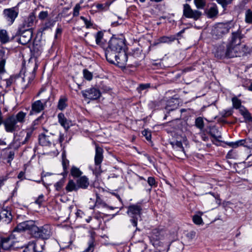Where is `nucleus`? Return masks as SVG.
Returning <instances> with one entry per match:
<instances>
[{"label":"nucleus","mask_w":252,"mask_h":252,"mask_svg":"<svg viewBox=\"0 0 252 252\" xmlns=\"http://www.w3.org/2000/svg\"><path fill=\"white\" fill-rule=\"evenodd\" d=\"M103 150L102 148L98 145H95L94 164L96 167L93 172L96 175L100 174L101 173V163H102L103 159Z\"/></svg>","instance_id":"423d86ee"},{"label":"nucleus","mask_w":252,"mask_h":252,"mask_svg":"<svg viewBox=\"0 0 252 252\" xmlns=\"http://www.w3.org/2000/svg\"><path fill=\"white\" fill-rule=\"evenodd\" d=\"M182 245L180 242H174L168 245L167 251L172 252H181Z\"/></svg>","instance_id":"bb28decb"},{"label":"nucleus","mask_w":252,"mask_h":252,"mask_svg":"<svg viewBox=\"0 0 252 252\" xmlns=\"http://www.w3.org/2000/svg\"><path fill=\"white\" fill-rule=\"evenodd\" d=\"M76 183L79 189H86L90 184L89 179L86 176H81L77 178Z\"/></svg>","instance_id":"412c9836"},{"label":"nucleus","mask_w":252,"mask_h":252,"mask_svg":"<svg viewBox=\"0 0 252 252\" xmlns=\"http://www.w3.org/2000/svg\"><path fill=\"white\" fill-rule=\"evenodd\" d=\"M239 112L243 116L246 123L252 122V116L245 107H241Z\"/></svg>","instance_id":"c85d7f7f"},{"label":"nucleus","mask_w":252,"mask_h":252,"mask_svg":"<svg viewBox=\"0 0 252 252\" xmlns=\"http://www.w3.org/2000/svg\"><path fill=\"white\" fill-rule=\"evenodd\" d=\"M209 128V134L217 141H220V139L221 138V136L220 135V133L216 126H210Z\"/></svg>","instance_id":"2f4dec72"},{"label":"nucleus","mask_w":252,"mask_h":252,"mask_svg":"<svg viewBox=\"0 0 252 252\" xmlns=\"http://www.w3.org/2000/svg\"><path fill=\"white\" fill-rule=\"evenodd\" d=\"M35 20V16L33 14H30L23 23V28L24 29L31 28V27L34 25Z\"/></svg>","instance_id":"b1692460"},{"label":"nucleus","mask_w":252,"mask_h":252,"mask_svg":"<svg viewBox=\"0 0 252 252\" xmlns=\"http://www.w3.org/2000/svg\"><path fill=\"white\" fill-rule=\"evenodd\" d=\"M202 15V13L197 10H192L190 6L186 3L183 5V15L188 18H191L194 20H198Z\"/></svg>","instance_id":"9b49d317"},{"label":"nucleus","mask_w":252,"mask_h":252,"mask_svg":"<svg viewBox=\"0 0 252 252\" xmlns=\"http://www.w3.org/2000/svg\"><path fill=\"white\" fill-rule=\"evenodd\" d=\"M10 148L4 150V155L7 159V163L10 164L14 158L15 152L13 151L9 150Z\"/></svg>","instance_id":"72a5a7b5"},{"label":"nucleus","mask_w":252,"mask_h":252,"mask_svg":"<svg viewBox=\"0 0 252 252\" xmlns=\"http://www.w3.org/2000/svg\"><path fill=\"white\" fill-rule=\"evenodd\" d=\"M84 77L88 81H91L93 78V74L88 69H85L83 71Z\"/></svg>","instance_id":"8fccbe9b"},{"label":"nucleus","mask_w":252,"mask_h":252,"mask_svg":"<svg viewBox=\"0 0 252 252\" xmlns=\"http://www.w3.org/2000/svg\"><path fill=\"white\" fill-rule=\"evenodd\" d=\"M128 61V55L125 50L118 52L117 57L115 61L116 64L120 67H124L127 64Z\"/></svg>","instance_id":"f3484780"},{"label":"nucleus","mask_w":252,"mask_h":252,"mask_svg":"<svg viewBox=\"0 0 252 252\" xmlns=\"http://www.w3.org/2000/svg\"><path fill=\"white\" fill-rule=\"evenodd\" d=\"M67 98L65 97L60 98L58 102V108L60 110H63L67 106Z\"/></svg>","instance_id":"37998d69"},{"label":"nucleus","mask_w":252,"mask_h":252,"mask_svg":"<svg viewBox=\"0 0 252 252\" xmlns=\"http://www.w3.org/2000/svg\"><path fill=\"white\" fill-rule=\"evenodd\" d=\"M13 116L14 119L17 124H23L25 122V118L27 116V113L24 112L23 111H19L16 115H12Z\"/></svg>","instance_id":"7c9ffc66"},{"label":"nucleus","mask_w":252,"mask_h":252,"mask_svg":"<svg viewBox=\"0 0 252 252\" xmlns=\"http://www.w3.org/2000/svg\"><path fill=\"white\" fill-rule=\"evenodd\" d=\"M49 98L42 100H37L33 102L31 105V110L29 115H32L34 114H38L44 110L47 106V103Z\"/></svg>","instance_id":"6e6552de"},{"label":"nucleus","mask_w":252,"mask_h":252,"mask_svg":"<svg viewBox=\"0 0 252 252\" xmlns=\"http://www.w3.org/2000/svg\"><path fill=\"white\" fill-rule=\"evenodd\" d=\"M94 207H102L105 208V207H107V205L97 194L95 205L93 208H91L94 209Z\"/></svg>","instance_id":"79ce46f5"},{"label":"nucleus","mask_w":252,"mask_h":252,"mask_svg":"<svg viewBox=\"0 0 252 252\" xmlns=\"http://www.w3.org/2000/svg\"><path fill=\"white\" fill-rule=\"evenodd\" d=\"M219 4H220L225 9L227 5L230 4L232 0H216Z\"/></svg>","instance_id":"5fc2aeb1"},{"label":"nucleus","mask_w":252,"mask_h":252,"mask_svg":"<svg viewBox=\"0 0 252 252\" xmlns=\"http://www.w3.org/2000/svg\"><path fill=\"white\" fill-rule=\"evenodd\" d=\"M51 226L48 224L40 227L35 225L31 236L40 240H47L51 235Z\"/></svg>","instance_id":"f03ea898"},{"label":"nucleus","mask_w":252,"mask_h":252,"mask_svg":"<svg viewBox=\"0 0 252 252\" xmlns=\"http://www.w3.org/2000/svg\"><path fill=\"white\" fill-rule=\"evenodd\" d=\"M103 37V32L101 31H98L95 35V42L96 44L102 46L103 44L102 39Z\"/></svg>","instance_id":"a19ab883"},{"label":"nucleus","mask_w":252,"mask_h":252,"mask_svg":"<svg viewBox=\"0 0 252 252\" xmlns=\"http://www.w3.org/2000/svg\"><path fill=\"white\" fill-rule=\"evenodd\" d=\"M32 28L25 29L22 31L19 38V43L23 45L28 44L32 39Z\"/></svg>","instance_id":"dca6fc26"},{"label":"nucleus","mask_w":252,"mask_h":252,"mask_svg":"<svg viewBox=\"0 0 252 252\" xmlns=\"http://www.w3.org/2000/svg\"><path fill=\"white\" fill-rule=\"evenodd\" d=\"M207 17L209 18L216 17L219 13L218 7L216 4H213L206 12Z\"/></svg>","instance_id":"cd10ccee"},{"label":"nucleus","mask_w":252,"mask_h":252,"mask_svg":"<svg viewBox=\"0 0 252 252\" xmlns=\"http://www.w3.org/2000/svg\"><path fill=\"white\" fill-rule=\"evenodd\" d=\"M12 217L11 211L7 208L2 209L0 212V220L3 222L8 223L11 220Z\"/></svg>","instance_id":"6ab92c4d"},{"label":"nucleus","mask_w":252,"mask_h":252,"mask_svg":"<svg viewBox=\"0 0 252 252\" xmlns=\"http://www.w3.org/2000/svg\"><path fill=\"white\" fill-rule=\"evenodd\" d=\"M220 114L222 117H227L231 116L232 114V110H223Z\"/></svg>","instance_id":"0e129e2a"},{"label":"nucleus","mask_w":252,"mask_h":252,"mask_svg":"<svg viewBox=\"0 0 252 252\" xmlns=\"http://www.w3.org/2000/svg\"><path fill=\"white\" fill-rule=\"evenodd\" d=\"M81 9L80 3H77L73 8V17L78 16L79 15V11Z\"/></svg>","instance_id":"4d7b16f0"},{"label":"nucleus","mask_w":252,"mask_h":252,"mask_svg":"<svg viewBox=\"0 0 252 252\" xmlns=\"http://www.w3.org/2000/svg\"><path fill=\"white\" fill-rule=\"evenodd\" d=\"M56 141V144L57 143H59L61 145L62 144L63 141L64 140V133H63L62 132H60V134L59 136V137L58 138H55Z\"/></svg>","instance_id":"052dcab7"},{"label":"nucleus","mask_w":252,"mask_h":252,"mask_svg":"<svg viewBox=\"0 0 252 252\" xmlns=\"http://www.w3.org/2000/svg\"><path fill=\"white\" fill-rule=\"evenodd\" d=\"M3 125L5 131L9 133H14L21 128V126L18 125L14 117L11 115L4 120Z\"/></svg>","instance_id":"39448f33"},{"label":"nucleus","mask_w":252,"mask_h":252,"mask_svg":"<svg viewBox=\"0 0 252 252\" xmlns=\"http://www.w3.org/2000/svg\"><path fill=\"white\" fill-rule=\"evenodd\" d=\"M244 37L240 30L232 32L228 43L241 47V40Z\"/></svg>","instance_id":"a211bd4d"},{"label":"nucleus","mask_w":252,"mask_h":252,"mask_svg":"<svg viewBox=\"0 0 252 252\" xmlns=\"http://www.w3.org/2000/svg\"><path fill=\"white\" fill-rule=\"evenodd\" d=\"M47 120V118L45 114L43 113L41 114V116H40L39 117H38L36 119H35L33 122V125H38L39 124H43L45 123Z\"/></svg>","instance_id":"58836bf2"},{"label":"nucleus","mask_w":252,"mask_h":252,"mask_svg":"<svg viewBox=\"0 0 252 252\" xmlns=\"http://www.w3.org/2000/svg\"><path fill=\"white\" fill-rule=\"evenodd\" d=\"M195 126L200 129H202L204 126V121L202 118L199 117L197 118L195 121Z\"/></svg>","instance_id":"a18cd8bd"},{"label":"nucleus","mask_w":252,"mask_h":252,"mask_svg":"<svg viewBox=\"0 0 252 252\" xmlns=\"http://www.w3.org/2000/svg\"><path fill=\"white\" fill-rule=\"evenodd\" d=\"M194 2L198 9H203L206 5V0H194Z\"/></svg>","instance_id":"09e8293b"},{"label":"nucleus","mask_w":252,"mask_h":252,"mask_svg":"<svg viewBox=\"0 0 252 252\" xmlns=\"http://www.w3.org/2000/svg\"><path fill=\"white\" fill-rule=\"evenodd\" d=\"M0 41L3 44L9 41V37L6 31L5 30H0Z\"/></svg>","instance_id":"e433bc0d"},{"label":"nucleus","mask_w":252,"mask_h":252,"mask_svg":"<svg viewBox=\"0 0 252 252\" xmlns=\"http://www.w3.org/2000/svg\"><path fill=\"white\" fill-rule=\"evenodd\" d=\"M19 8L17 6L5 8L3 10L2 16L8 26L12 25L19 14Z\"/></svg>","instance_id":"7ed1b4c3"},{"label":"nucleus","mask_w":252,"mask_h":252,"mask_svg":"<svg viewBox=\"0 0 252 252\" xmlns=\"http://www.w3.org/2000/svg\"><path fill=\"white\" fill-rule=\"evenodd\" d=\"M56 134L50 132L48 134L41 133L38 136V141L40 145L42 146H50L51 145H56Z\"/></svg>","instance_id":"9d476101"},{"label":"nucleus","mask_w":252,"mask_h":252,"mask_svg":"<svg viewBox=\"0 0 252 252\" xmlns=\"http://www.w3.org/2000/svg\"><path fill=\"white\" fill-rule=\"evenodd\" d=\"M110 4L108 2L98 3L96 5V8L101 10H106L108 9Z\"/></svg>","instance_id":"864d4df0"},{"label":"nucleus","mask_w":252,"mask_h":252,"mask_svg":"<svg viewBox=\"0 0 252 252\" xmlns=\"http://www.w3.org/2000/svg\"><path fill=\"white\" fill-rule=\"evenodd\" d=\"M170 143L174 150L177 151H179L182 152L183 153H185V150L181 141H173L171 142Z\"/></svg>","instance_id":"f704fd0d"},{"label":"nucleus","mask_w":252,"mask_h":252,"mask_svg":"<svg viewBox=\"0 0 252 252\" xmlns=\"http://www.w3.org/2000/svg\"><path fill=\"white\" fill-rule=\"evenodd\" d=\"M125 45L124 40L123 38L113 37L110 40L108 48L111 50L120 52L124 50Z\"/></svg>","instance_id":"ddd939ff"},{"label":"nucleus","mask_w":252,"mask_h":252,"mask_svg":"<svg viewBox=\"0 0 252 252\" xmlns=\"http://www.w3.org/2000/svg\"><path fill=\"white\" fill-rule=\"evenodd\" d=\"M70 175L74 178H78L81 176L82 174H83V172L80 170V169L79 168L74 165H72L70 169Z\"/></svg>","instance_id":"473e14b6"},{"label":"nucleus","mask_w":252,"mask_h":252,"mask_svg":"<svg viewBox=\"0 0 252 252\" xmlns=\"http://www.w3.org/2000/svg\"><path fill=\"white\" fill-rule=\"evenodd\" d=\"M142 134L144 136L147 140H150L151 138V134L150 131L148 130H144L142 132Z\"/></svg>","instance_id":"774afa93"},{"label":"nucleus","mask_w":252,"mask_h":252,"mask_svg":"<svg viewBox=\"0 0 252 252\" xmlns=\"http://www.w3.org/2000/svg\"><path fill=\"white\" fill-rule=\"evenodd\" d=\"M53 23L54 22H52L51 20H49L45 22V23L43 25V26L40 29L41 30V32H44L47 30V29L51 28L53 26Z\"/></svg>","instance_id":"3c124183"},{"label":"nucleus","mask_w":252,"mask_h":252,"mask_svg":"<svg viewBox=\"0 0 252 252\" xmlns=\"http://www.w3.org/2000/svg\"><path fill=\"white\" fill-rule=\"evenodd\" d=\"M64 179H62L57 182L54 185L56 190L57 191H60L64 185Z\"/></svg>","instance_id":"603ef678"},{"label":"nucleus","mask_w":252,"mask_h":252,"mask_svg":"<svg viewBox=\"0 0 252 252\" xmlns=\"http://www.w3.org/2000/svg\"><path fill=\"white\" fill-rule=\"evenodd\" d=\"M82 94L84 97L90 100H96L101 96L100 91L95 88H92L82 91Z\"/></svg>","instance_id":"4468645a"},{"label":"nucleus","mask_w":252,"mask_h":252,"mask_svg":"<svg viewBox=\"0 0 252 252\" xmlns=\"http://www.w3.org/2000/svg\"><path fill=\"white\" fill-rule=\"evenodd\" d=\"M232 102L233 107L236 109H239V111L241 110V107H244V106L241 105V100L238 99L236 97H234L232 98Z\"/></svg>","instance_id":"ea45409f"},{"label":"nucleus","mask_w":252,"mask_h":252,"mask_svg":"<svg viewBox=\"0 0 252 252\" xmlns=\"http://www.w3.org/2000/svg\"><path fill=\"white\" fill-rule=\"evenodd\" d=\"M35 225V222L33 220L25 221L17 224L13 230L14 232H20L28 230L31 236Z\"/></svg>","instance_id":"0eeeda50"},{"label":"nucleus","mask_w":252,"mask_h":252,"mask_svg":"<svg viewBox=\"0 0 252 252\" xmlns=\"http://www.w3.org/2000/svg\"><path fill=\"white\" fill-rule=\"evenodd\" d=\"M192 220L193 222L197 225L201 224L202 223V219L201 217L198 215L194 216Z\"/></svg>","instance_id":"13d9d810"},{"label":"nucleus","mask_w":252,"mask_h":252,"mask_svg":"<svg viewBox=\"0 0 252 252\" xmlns=\"http://www.w3.org/2000/svg\"><path fill=\"white\" fill-rule=\"evenodd\" d=\"M150 87V84H141L139 85L137 90L139 92H141Z\"/></svg>","instance_id":"680f3d73"},{"label":"nucleus","mask_w":252,"mask_h":252,"mask_svg":"<svg viewBox=\"0 0 252 252\" xmlns=\"http://www.w3.org/2000/svg\"><path fill=\"white\" fill-rule=\"evenodd\" d=\"M228 23H231V22L219 23L215 26L212 32L213 36L214 38L216 39L220 38L229 32L230 26Z\"/></svg>","instance_id":"20e7f679"},{"label":"nucleus","mask_w":252,"mask_h":252,"mask_svg":"<svg viewBox=\"0 0 252 252\" xmlns=\"http://www.w3.org/2000/svg\"><path fill=\"white\" fill-rule=\"evenodd\" d=\"M22 145L17 140V139L14 135V138L12 142L9 144V148H13L14 149H18Z\"/></svg>","instance_id":"c03bdc74"},{"label":"nucleus","mask_w":252,"mask_h":252,"mask_svg":"<svg viewBox=\"0 0 252 252\" xmlns=\"http://www.w3.org/2000/svg\"><path fill=\"white\" fill-rule=\"evenodd\" d=\"M65 189L67 192H71L77 191L79 189L77 183H75L74 180L70 179L65 187Z\"/></svg>","instance_id":"c756f323"},{"label":"nucleus","mask_w":252,"mask_h":252,"mask_svg":"<svg viewBox=\"0 0 252 252\" xmlns=\"http://www.w3.org/2000/svg\"><path fill=\"white\" fill-rule=\"evenodd\" d=\"M226 53L227 58H234L240 56L241 53L244 51H241V47L235 46L228 43L226 46Z\"/></svg>","instance_id":"2eb2a0df"},{"label":"nucleus","mask_w":252,"mask_h":252,"mask_svg":"<svg viewBox=\"0 0 252 252\" xmlns=\"http://www.w3.org/2000/svg\"><path fill=\"white\" fill-rule=\"evenodd\" d=\"M34 245L32 241L28 242L23 252H36L34 251Z\"/></svg>","instance_id":"49530a36"},{"label":"nucleus","mask_w":252,"mask_h":252,"mask_svg":"<svg viewBox=\"0 0 252 252\" xmlns=\"http://www.w3.org/2000/svg\"><path fill=\"white\" fill-rule=\"evenodd\" d=\"M47 11H42L38 14V18L41 20H45L48 16Z\"/></svg>","instance_id":"bf43d9fd"},{"label":"nucleus","mask_w":252,"mask_h":252,"mask_svg":"<svg viewBox=\"0 0 252 252\" xmlns=\"http://www.w3.org/2000/svg\"><path fill=\"white\" fill-rule=\"evenodd\" d=\"M62 164L63 168V172L62 175L64 176H67L69 171L68 167L69 165V161L66 158L65 156L63 154Z\"/></svg>","instance_id":"a878e982"},{"label":"nucleus","mask_w":252,"mask_h":252,"mask_svg":"<svg viewBox=\"0 0 252 252\" xmlns=\"http://www.w3.org/2000/svg\"><path fill=\"white\" fill-rule=\"evenodd\" d=\"M32 241V244L34 245L35 252H42L43 251L45 244V242L44 240L36 239Z\"/></svg>","instance_id":"393cba45"},{"label":"nucleus","mask_w":252,"mask_h":252,"mask_svg":"<svg viewBox=\"0 0 252 252\" xmlns=\"http://www.w3.org/2000/svg\"><path fill=\"white\" fill-rule=\"evenodd\" d=\"M142 210V205L141 203L131 204L127 207V214L130 217L129 221L132 225L136 227V230L140 231L137 226L138 220L141 219Z\"/></svg>","instance_id":"f257e3e1"},{"label":"nucleus","mask_w":252,"mask_h":252,"mask_svg":"<svg viewBox=\"0 0 252 252\" xmlns=\"http://www.w3.org/2000/svg\"><path fill=\"white\" fill-rule=\"evenodd\" d=\"M118 54V52H115L108 47L106 48L105 52L107 61L113 64H115Z\"/></svg>","instance_id":"aec40b11"},{"label":"nucleus","mask_w":252,"mask_h":252,"mask_svg":"<svg viewBox=\"0 0 252 252\" xmlns=\"http://www.w3.org/2000/svg\"><path fill=\"white\" fill-rule=\"evenodd\" d=\"M215 56L219 59L227 58L226 48L223 45L218 46L215 51Z\"/></svg>","instance_id":"4be33fe9"},{"label":"nucleus","mask_w":252,"mask_h":252,"mask_svg":"<svg viewBox=\"0 0 252 252\" xmlns=\"http://www.w3.org/2000/svg\"><path fill=\"white\" fill-rule=\"evenodd\" d=\"M245 22L248 24H252V11L250 9L246 11Z\"/></svg>","instance_id":"de8ad7c7"},{"label":"nucleus","mask_w":252,"mask_h":252,"mask_svg":"<svg viewBox=\"0 0 252 252\" xmlns=\"http://www.w3.org/2000/svg\"><path fill=\"white\" fill-rule=\"evenodd\" d=\"M15 233V232H14L13 231L10 235L0 238L1 246L3 250H8L10 249L13 247L14 243L17 242Z\"/></svg>","instance_id":"f8f14e48"},{"label":"nucleus","mask_w":252,"mask_h":252,"mask_svg":"<svg viewBox=\"0 0 252 252\" xmlns=\"http://www.w3.org/2000/svg\"><path fill=\"white\" fill-rule=\"evenodd\" d=\"M59 123L67 130L70 127V123L65 117L64 115L62 113H60L58 115Z\"/></svg>","instance_id":"5701e85b"},{"label":"nucleus","mask_w":252,"mask_h":252,"mask_svg":"<svg viewBox=\"0 0 252 252\" xmlns=\"http://www.w3.org/2000/svg\"><path fill=\"white\" fill-rule=\"evenodd\" d=\"M44 196L43 194H40L35 200V203L39 205V206L41 205L44 201Z\"/></svg>","instance_id":"338daca9"},{"label":"nucleus","mask_w":252,"mask_h":252,"mask_svg":"<svg viewBox=\"0 0 252 252\" xmlns=\"http://www.w3.org/2000/svg\"><path fill=\"white\" fill-rule=\"evenodd\" d=\"M33 130L34 128L32 127L27 129L26 130L21 131L19 134H14V135L21 144L23 145L28 143L30 141Z\"/></svg>","instance_id":"1a4fd4ad"},{"label":"nucleus","mask_w":252,"mask_h":252,"mask_svg":"<svg viewBox=\"0 0 252 252\" xmlns=\"http://www.w3.org/2000/svg\"><path fill=\"white\" fill-rule=\"evenodd\" d=\"M245 143H246V140L242 139V140H238L234 142H227V143H226V144L230 147L236 148L239 147V146H245Z\"/></svg>","instance_id":"4c0bfd02"},{"label":"nucleus","mask_w":252,"mask_h":252,"mask_svg":"<svg viewBox=\"0 0 252 252\" xmlns=\"http://www.w3.org/2000/svg\"><path fill=\"white\" fill-rule=\"evenodd\" d=\"M147 182L151 187L156 186L157 184L155 178L153 177H148Z\"/></svg>","instance_id":"69168bd1"},{"label":"nucleus","mask_w":252,"mask_h":252,"mask_svg":"<svg viewBox=\"0 0 252 252\" xmlns=\"http://www.w3.org/2000/svg\"><path fill=\"white\" fill-rule=\"evenodd\" d=\"M176 39V37L174 35H171L169 36H163L160 37L158 39L159 43H171Z\"/></svg>","instance_id":"c9c22d12"},{"label":"nucleus","mask_w":252,"mask_h":252,"mask_svg":"<svg viewBox=\"0 0 252 252\" xmlns=\"http://www.w3.org/2000/svg\"><path fill=\"white\" fill-rule=\"evenodd\" d=\"M6 63V60H0V74L3 73L5 72L4 66Z\"/></svg>","instance_id":"e2e57ef3"},{"label":"nucleus","mask_w":252,"mask_h":252,"mask_svg":"<svg viewBox=\"0 0 252 252\" xmlns=\"http://www.w3.org/2000/svg\"><path fill=\"white\" fill-rule=\"evenodd\" d=\"M15 80V77L14 76H10L9 78L6 79L4 80L5 82V86L6 88L9 87Z\"/></svg>","instance_id":"6e6d98bb"}]
</instances>
